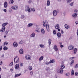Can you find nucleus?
Instances as JSON below:
<instances>
[{"mask_svg":"<svg viewBox=\"0 0 78 78\" xmlns=\"http://www.w3.org/2000/svg\"><path fill=\"white\" fill-rule=\"evenodd\" d=\"M19 68V64H17L15 66V68L17 70Z\"/></svg>","mask_w":78,"mask_h":78,"instance_id":"obj_11","label":"nucleus"},{"mask_svg":"<svg viewBox=\"0 0 78 78\" xmlns=\"http://www.w3.org/2000/svg\"><path fill=\"white\" fill-rule=\"evenodd\" d=\"M66 76H69V75H70V73H66Z\"/></svg>","mask_w":78,"mask_h":78,"instance_id":"obj_45","label":"nucleus"},{"mask_svg":"<svg viewBox=\"0 0 78 78\" xmlns=\"http://www.w3.org/2000/svg\"><path fill=\"white\" fill-rule=\"evenodd\" d=\"M75 68H78V64H76V65H75Z\"/></svg>","mask_w":78,"mask_h":78,"instance_id":"obj_42","label":"nucleus"},{"mask_svg":"<svg viewBox=\"0 0 78 78\" xmlns=\"http://www.w3.org/2000/svg\"><path fill=\"white\" fill-rule=\"evenodd\" d=\"M27 11L28 12H31V8H29V9H28Z\"/></svg>","mask_w":78,"mask_h":78,"instance_id":"obj_33","label":"nucleus"},{"mask_svg":"<svg viewBox=\"0 0 78 78\" xmlns=\"http://www.w3.org/2000/svg\"><path fill=\"white\" fill-rule=\"evenodd\" d=\"M74 58H75V57H72L71 58H70V61H71V60H73V59Z\"/></svg>","mask_w":78,"mask_h":78,"instance_id":"obj_47","label":"nucleus"},{"mask_svg":"<svg viewBox=\"0 0 78 78\" xmlns=\"http://www.w3.org/2000/svg\"><path fill=\"white\" fill-rule=\"evenodd\" d=\"M41 33H42V34H44V33H45V30H44V29H42L41 30Z\"/></svg>","mask_w":78,"mask_h":78,"instance_id":"obj_27","label":"nucleus"},{"mask_svg":"<svg viewBox=\"0 0 78 78\" xmlns=\"http://www.w3.org/2000/svg\"><path fill=\"white\" fill-rule=\"evenodd\" d=\"M53 13V15L54 16H55L57 15V12H56V10L54 11Z\"/></svg>","mask_w":78,"mask_h":78,"instance_id":"obj_12","label":"nucleus"},{"mask_svg":"<svg viewBox=\"0 0 78 78\" xmlns=\"http://www.w3.org/2000/svg\"><path fill=\"white\" fill-rule=\"evenodd\" d=\"M30 74L31 75H33V72H30Z\"/></svg>","mask_w":78,"mask_h":78,"instance_id":"obj_60","label":"nucleus"},{"mask_svg":"<svg viewBox=\"0 0 78 78\" xmlns=\"http://www.w3.org/2000/svg\"><path fill=\"white\" fill-rule=\"evenodd\" d=\"M32 67L31 66H29L28 67V69L29 70H32Z\"/></svg>","mask_w":78,"mask_h":78,"instance_id":"obj_36","label":"nucleus"},{"mask_svg":"<svg viewBox=\"0 0 78 78\" xmlns=\"http://www.w3.org/2000/svg\"><path fill=\"white\" fill-rule=\"evenodd\" d=\"M3 11H4V12H6V9H3Z\"/></svg>","mask_w":78,"mask_h":78,"instance_id":"obj_61","label":"nucleus"},{"mask_svg":"<svg viewBox=\"0 0 78 78\" xmlns=\"http://www.w3.org/2000/svg\"><path fill=\"white\" fill-rule=\"evenodd\" d=\"M19 52L20 54H23V50L22 49H21L20 50Z\"/></svg>","mask_w":78,"mask_h":78,"instance_id":"obj_20","label":"nucleus"},{"mask_svg":"<svg viewBox=\"0 0 78 78\" xmlns=\"http://www.w3.org/2000/svg\"><path fill=\"white\" fill-rule=\"evenodd\" d=\"M4 6L6 8L8 6V3H7V2H4Z\"/></svg>","mask_w":78,"mask_h":78,"instance_id":"obj_14","label":"nucleus"},{"mask_svg":"<svg viewBox=\"0 0 78 78\" xmlns=\"http://www.w3.org/2000/svg\"><path fill=\"white\" fill-rule=\"evenodd\" d=\"M50 62V63H54V62H55V60L54 59L51 60Z\"/></svg>","mask_w":78,"mask_h":78,"instance_id":"obj_25","label":"nucleus"},{"mask_svg":"<svg viewBox=\"0 0 78 78\" xmlns=\"http://www.w3.org/2000/svg\"><path fill=\"white\" fill-rule=\"evenodd\" d=\"M18 45V44H17L16 42H14L13 43V46L14 47H17Z\"/></svg>","mask_w":78,"mask_h":78,"instance_id":"obj_15","label":"nucleus"},{"mask_svg":"<svg viewBox=\"0 0 78 78\" xmlns=\"http://www.w3.org/2000/svg\"><path fill=\"white\" fill-rule=\"evenodd\" d=\"M77 15L78 14L77 13H74L72 15L73 17H74V18H76V17H77Z\"/></svg>","mask_w":78,"mask_h":78,"instance_id":"obj_13","label":"nucleus"},{"mask_svg":"<svg viewBox=\"0 0 78 78\" xmlns=\"http://www.w3.org/2000/svg\"><path fill=\"white\" fill-rule=\"evenodd\" d=\"M33 25H34L33 23H29L27 25V26L28 27H32V26H33Z\"/></svg>","mask_w":78,"mask_h":78,"instance_id":"obj_17","label":"nucleus"},{"mask_svg":"<svg viewBox=\"0 0 78 78\" xmlns=\"http://www.w3.org/2000/svg\"><path fill=\"white\" fill-rule=\"evenodd\" d=\"M24 17L25 16L24 15H21V19H23V18H24Z\"/></svg>","mask_w":78,"mask_h":78,"instance_id":"obj_55","label":"nucleus"},{"mask_svg":"<svg viewBox=\"0 0 78 78\" xmlns=\"http://www.w3.org/2000/svg\"><path fill=\"white\" fill-rule=\"evenodd\" d=\"M35 31H36L37 33H39V32H40V30H37L35 29Z\"/></svg>","mask_w":78,"mask_h":78,"instance_id":"obj_43","label":"nucleus"},{"mask_svg":"<svg viewBox=\"0 0 78 78\" xmlns=\"http://www.w3.org/2000/svg\"><path fill=\"white\" fill-rule=\"evenodd\" d=\"M71 75L72 76L74 75V71L72 70L71 71Z\"/></svg>","mask_w":78,"mask_h":78,"instance_id":"obj_32","label":"nucleus"},{"mask_svg":"<svg viewBox=\"0 0 78 78\" xmlns=\"http://www.w3.org/2000/svg\"><path fill=\"white\" fill-rule=\"evenodd\" d=\"M75 23L77 25H78V21H76Z\"/></svg>","mask_w":78,"mask_h":78,"instance_id":"obj_52","label":"nucleus"},{"mask_svg":"<svg viewBox=\"0 0 78 78\" xmlns=\"http://www.w3.org/2000/svg\"><path fill=\"white\" fill-rule=\"evenodd\" d=\"M74 62V60H72L71 62V64H73Z\"/></svg>","mask_w":78,"mask_h":78,"instance_id":"obj_53","label":"nucleus"},{"mask_svg":"<svg viewBox=\"0 0 78 78\" xmlns=\"http://www.w3.org/2000/svg\"><path fill=\"white\" fill-rule=\"evenodd\" d=\"M49 64H50V62H47L46 63V64L47 65H48Z\"/></svg>","mask_w":78,"mask_h":78,"instance_id":"obj_49","label":"nucleus"},{"mask_svg":"<svg viewBox=\"0 0 78 78\" xmlns=\"http://www.w3.org/2000/svg\"><path fill=\"white\" fill-rule=\"evenodd\" d=\"M73 3H74V2H71L69 4L70 6H73Z\"/></svg>","mask_w":78,"mask_h":78,"instance_id":"obj_29","label":"nucleus"},{"mask_svg":"<svg viewBox=\"0 0 78 78\" xmlns=\"http://www.w3.org/2000/svg\"><path fill=\"white\" fill-rule=\"evenodd\" d=\"M6 28V27H2L1 30L2 31V32H4L5 31V29Z\"/></svg>","mask_w":78,"mask_h":78,"instance_id":"obj_19","label":"nucleus"},{"mask_svg":"<svg viewBox=\"0 0 78 78\" xmlns=\"http://www.w3.org/2000/svg\"><path fill=\"white\" fill-rule=\"evenodd\" d=\"M35 36H36L35 33H34V32H33L30 35V37H34Z\"/></svg>","mask_w":78,"mask_h":78,"instance_id":"obj_10","label":"nucleus"},{"mask_svg":"<svg viewBox=\"0 0 78 78\" xmlns=\"http://www.w3.org/2000/svg\"><path fill=\"white\" fill-rule=\"evenodd\" d=\"M2 50V46H0V51Z\"/></svg>","mask_w":78,"mask_h":78,"instance_id":"obj_46","label":"nucleus"},{"mask_svg":"<svg viewBox=\"0 0 78 78\" xmlns=\"http://www.w3.org/2000/svg\"><path fill=\"white\" fill-rule=\"evenodd\" d=\"M51 40L50 39H49L48 40V43L49 44V45H50L51 44Z\"/></svg>","mask_w":78,"mask_h":78,"instance_id":"obj_38","label":"nucleus"},{"mask_svg":"<svg viewBox=\"0 0 78 78\" xmlns=\"http://www.w3.org/2000/svg\"><path fill=\"white\" fill-rule=\"evenodd\" d=\"M65 27L66 29H69V28H70V26L67 24H66L65 25Z\"/></svg>","mask_w":78,"mask_h":78,"instance_id":"obj_9","label":"nucleus"},{"mask_svg":"<svg viewBox=\"0 0 78 78\" xmlns=\"http://www.w3.org/2000/svg\"><path fill=\"white\" fill-rule=\"evenodd\" d=\"M53 34L55 35L56 34V31L55 30H54L53 31Z\"/></svg>","mask_w":78,"mask_h":78,"instance_id":"obj_37","label":"nucleus"},{"mask_svg":"<svg viewBox=\"0 0 78 78\" xmlns=\"http://www.w3.org/2000/svg\"><path fill=\"white\" fill-rule=\"evenodd\" d=\"M39 46H40L41 48H44V47H45V46H44V45H43V44H40Z\"/></svg>","mask_w":78,"mask_h":78,"instance_id":"obj_31","label":"nucleus"},{"mask_svg":"<svg viewBox=\"0 0 78 78\" xmlns=\"http://www.w3.org/2000/svg\"><path fill=\"white\" fill-rule=\"evenodd\" d=\"M20 66H21V67H22V66H23V63H20Z\"/></svg>","mask_w":78,"mask_h":78,"instance_id":"obj_54","label":"nucleus"},{"mask_svg":"<svg viewBox=\"0 0 78 78\" xmlns=\"http://www.w3.org/2000/svg\"><path fill=\"white\" fill-rule=\"evenodd\" d=\"M72 1V0H67L66 3H70V2H71Z\"/></svg>","mask_w":78,"mask_h":78,"instance_id":"obj_28","label":"nucleus"},{"mask_svg":"<svg viewBox=\"0 0 78 78\" xmlns=\"http://www.w3.org/2000/svg\"><path fill=\"white\" fill-rule=\"evenodd\" d=\"M21 75V74L20 73L18 74H15V78H16V77H18V76H20Z\"/></svg>","mask_w":78,"mask_h":78,"instance_id":"obj_18","label":"nucleus"},{"mask_svg":"<svg viewBox=\"0 0 78 78\" xmlns=\"http://www.w3.org/2000/svg\"><path fill=\"white\" fill-rule=\"evenodd\" d=\"M74 48V47L72 45H70L69 46H68V49L70 50H72Z\"/></svg>","mask_w":78,"mask_h":78,"instance_id":"obj_6","label":"nucleus"},{"mask_svg":"<svg viewBox=\"0 0 78 78\" xmlns=\"http://www.w3.org/2000/svg\"><path fill=\"white\" fill-rule=\"evenodd\" d=\"M55 29L56 30H57L58 31H61V29H60V27H59V24H57L55 25Z\"/></svg>","mask_w":78,"mask_h":78,"instance_id":"obj_4","label":"nucleus"},{"mask_svg":"<svg viewBox=\"0 0 78 78\" xmlns=\"http://www.w3.org/2000/svg\"><path fill=\"white\" fill-rule=\"evenodd\" d=\"M1 58H4V54H2L1 56Z\"/></svg>","mask_w":78,"mask_h":78,"instance_id":"obj_48","label":"nucleus"},{"mask_svg":"<svg viewBox=\"0 0 78 78\" xmlns=\"http://www.w3.org/2000/svg\"><path fill=\"white\" fill-rule=\"evenodd\" d=\"M25 58L27 60H31V56L29 55H27L25 56Z\"/></svg>","mask_w":78,"mask_h":78,"instance_id":"obj_5","label":"nucleus"},{"mask_svg":"<svg viewBox=\"0 0 78 78\" xmlns=\"http://www.w3.org/2000/svg\"><path fill=\"white\" fill-rule=\"evenodd\" d=\"M35 30H40V28L39 27H37Z\"/></svg>","mask_w":78,"mask_h":78,"instance_id":"obj_58","label":"nucleus"},{"mask_svg":"<svg viewBox=\"0 0 78 78\" xmlns=\"http://www.w3.org/2000/svg\"><path fill=\"white\" fill-rule=\"evenodd\" d=\"M57 35L58 37L59 38V37L61 36V33L59 32H58L57 33Z\"/></svg>","mask_w":78,"mask_h":78,"instance_id":"obj_21","label":"nucleus"},{"mask_svg":"<svg viewBox=\"0 0 78 78\" xmlns=\"http://www.w3.org/2000/svg\"><path fill=\"white\" fill-rule=\"evenodd\" d=\"M13 66V62H12L9 65V66Z\"/></svg>","mask_w":78,"mask_h":78,"instance_id":"obj_34","label":"nucleus"},{"mask_svg":"<svg viewBox=\"0 0 78 78\" xmlns=\"http://www.w3.org/2000/svg\"><path fill=\"white\" fill-rule=\"evenodd\" d=\"M73 50L74 51V54H76V52L77 51V48H75Z\"/></svg>","mask_w":78,"mask_h":78,"instance_id":"obj_24","label":"nucleus"},{"mask_svg":"<svg viewBox=\"0 0 78 78\" xmlns=\"http://www.w3.org/2000/svg\"><path fill=\"white\" fill-rule=\"evenodd\" d=\"M60 47L61 48H62V47H63V45H62V44L60 45Z\"/></svg>","mask_w":78,"mask_h":78,"instance_id":"obj_62","label":"nucleus"},{"mask_svg":"<svg viewBox=\"0 0 78 78\" xmlns=\"http://www.w3.org/2000/svg\"><path fill=\"white\" fill-rule=\"evenodd\" d=\"M12 9H14V10H16L18 9V6L17 5H14L12 6Z\"/></svg>","mask_w":78,"mask_h":78,"instance_id":"obj_7","label":"nucleus"},{"mask_svg":"<svg viewBox=\"0 0 78 78\" xmlns=\"http://www.w3.org/2000/svg\"><path fill=\"white\" fill-rule=\"evenodd\" d=\"M43 59H44V56H41L39 58V61H41L43 60Z\"/></svg>","mask_w":78,"mask_h":78,"instance_id":"obj_23","label":"nucleus"},{"mask_svg":"<svg viewBox=\"0 0 78 78\" xmlns=\"http://www.w3.org/2000/svg\"><path fill=\"white\" fill-rule=\"evenodd\" d=\"M61 33L62 34H64V31L62 30H61Z\"/></svg>","mask_w":78,"mask_h":78,"instance_id":"obj_57","label":"nucleus"},{"mask_svg":"<svg viewBox=\"0 0 78 78\" xmlns=\"http://www.w3.org/2000/svg\"><path fill=\"white\" fill-rule=\"evenodd\" d=\"M19 43L20 44H23V40H21L20 42Z\"/></svg>","mask_w":78,"mask_h":78,"instance_id":"obj_40","label":"nucleus"},{"mask_svg":"<svg viewBox=\"0 0 78 78\" xmlns=\"http://www.w3.org/2000/svg\"><path fill=\"white\" fill-rule=\"evenodd\" d=\"M59 44H60V45L62 44V43H61V42H59Z\"/></svg>","mask_w":78,"mask_h":78,"instance_id":"obj_63","label":"nucleus"},{"mask_svg":"<svg viewBox=\"0 0 78 78\" xmlns=\"http://www.w3.org/2000/svg\"><path fill=\"white\" fill-rule=\"evenodd\" d=\"M8 32H9V30H6L5 32V35L8 34Z\"/></svg>","mask_w":78,"mask_h":78,"instance_id":"obj_35","label":"nucleus"},{"mask_svg":"<svg viewBox=\"0 0 78 78\" xmlns=\"http://www.w3.org/2000/svg\"><path fill=\"white\" fill-rule=\"evenodd\" d=\"M3 64V62L2 61H0V66Z\"/></svg>","mask_w":78,"mask_h":78,"instance_id":"obj_44","label":"nucleus"},{"mask_svg":"<svg viewBox=\"0 0 78 78\" xmlns=\"http://www.w3.org/2000/svg\"><path fill=\"white\" fill-rule=\"evenodd\" d=\"M50 5V0H48L47 1V5L48 6Z\"/></svg>","mask_w":78,"mask_h":78,"instance_id":"obj_22","label":"nucleus"},{"mask_svg":"<svg viewBox=\"0 0 78 78\" xmlns=\"http://www.w3.org/2000/svg\"><path fill=\"white\" fill-rule=\"evenodd\" d=\"M14 3V1L13 0H10L9 1V3H11V4H13Z\"/></svg>","mask_w":78,"mask_h":78,"instance_id":"obj_30","label":"nucleus"},{"mask_svg":"<svg viewBox=\"0 0 78 78\" xmlns=\"http://www.w3.org/2000/svg\"><path fill=\"white\" fill-rule=\"evenodd\" d=\"M4 45H8V42L6 41H5L4 43Z\"/></svg>","mask_w":78,"mask_h":78,"instance_id":"obj_39","label":"nucleus"},{"mask_svg":"<svg viewBox=\"0 0 78 78\" xmlns=\"http://www.w3.org/2000/svg\"><path fill=\"white\" fill-rule=\"evenodd\" d=\"M46 70H49V68H46Z\"/></svg>","mask_w":78,"mask_h":78,"instance_id":"obj_64","label":"nucleus"},{"mask_svg":"<svg viewBox=\"0 0 78 78\" xmlns=\"http://www.w3.org/2000/svg\"><path fill=\"white\" fill-rule=\"evenodd\" d=\"M61 68L59 69V72L60 73L62 74L63 73V70L62 69L65 68V66H64V65L63 64H61Z\"/></svg>","mask_w":78,"mask_h":78,"instance_id":"obj_1","label":"nucleus"},{"mask_svg":"<svg viewBox=\"0 0 78 78\" xmlns=\"http://www.w3.org/2000/svg\"><path fill=\"white\" fill-rule=\"evenodd\" d=\"M31 11H33V12H34L35 11V9L33 8L32 9H31Z\"/></svg>","mask_w":78,"mask_h":78,"instance_id":"obj_41","label":"nucleus"},{"mask_svg":"<svg viewBox=\"0 0 78 78\" xmlns=\"http://www.w3.org/2000/svg\"><path fill=\"white\" fill-rule=\"evenodd\" d=\"M78 12V10L76 9L74 10V12Z\"/></svg>","mask_w":78,"mask_h":78,"instance_id":"obj_51","label":"nucleus"},{"mask_svg":"<svg viewBox=\"0 0 78 78\" xmlns=\"http://www.w3.org/2000/svg\"><path fill=\"white\" fill-rule=\"evenodd\" d=\"M8 24V23H3L2 25V27H5V26L6 25H7Z\"/></svg>","mask_w":78,"mask_h":78,"instance_id":"obj_16","label":"nucleus"},{"mask_svg":"<svg viewBox=\"0 0 78 78\" xmlns=\"http://www.w3.org/2000/svg\"><path fill=\"white\" fill-rule=\"evenodd\" d=\"M26 9H29V6L27 5L26 7Z\"/></svg>","mask_w":78,"mask_h":78,"instance_id":"obj_50","label":"nucleus"},{"mask_svg":"<svg viewBox=\"0 0 78 78\" xmlns=\"http://www.w3.org/2000/svg\"><path fill=\"white\" fill-rule=\"evenodd\" d=\"M75 75L76 76H78V73L77 72H76L75 73Z\"/></svg>","mask_w":78,"mask_h":78,"instance_id":"obj_56","label":"nucleus"},{"mask_svg":"<svg viewBox=\"0 0 78 78\" xmlns=\"http://www.w3.org/2000/svg\"><path fill=\"white\" fill-rule=\"evenodd\" d=\"M31 0H29V1H28V3H31Z\"/></svg>","mask_w":78,"mask_h":78,"instance_id":"obj_59","label":"nucleus"},{"mask_svg":"<svg viewBox=\"0 0 78 78\" xmlns=\"http://www.w3.org/2000/svg\"><path fill=\"white\" fill-rule=\"evenodd\" d=\"M53 48L55 51H58V47H57V46H56V45H54Z\"/></svg>","mask_w":78,"mask_h":78,"instance_id":"obj_8","label":"nucleus"},{"mask_svg":"<svg viewBox=\"0 0 78 78\" xmlns=\"http://www.w3.org/2000/svg\"><path fill=\"white\" fill-rule=\"evenodd\" d=\"M3 49L5 51L8 50V47L6 46H5L4 47Z\"/></svg>","mask_w":78,"mask_h":78,"instance_id":"obj_26","label":"nucleus"},{"mask_svg":"<svg viewBox=\"0 0 78 78\" xmlns=\"http://www.w3.org/2000/svg\"><path fill=\"white\" fill-rule=\"evenodd\" d=\"M43 25L44 27H45L46 26V29L48 31H50V29H49V26L48 25V24H45V23L44 21L43 22Z\"/></svg>","mask_w":78,"mask_h":78,"instance_id":"obj_2","label":"nucleus"},{"mask_svg":"<svg viewBox=\"0 0 78 78\" xmlns=\"http://www.w3.org/2000/svg\"><path fill=\"white\" fill-rule=\"evenodd\" d=\"M14 62L15 63H19V57H15L14 58Z\"/></svg>","mask_w":78,"mask_h":78,"instance_id":"obj_3","label":"nucleus"}]
</instances>
